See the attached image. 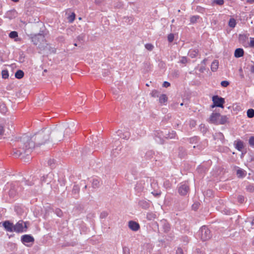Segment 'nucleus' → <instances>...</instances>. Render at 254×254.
Returning <instances> with one entry per match:
<instances>
[{
	"mask_svg": "<svg viewBox=\"0 0 254 254\" xmlns=\"http://www.w3.org/2000/svg\"><path fill=\"white\" fill-rule=\"evenodd\" d=\"M213 138L215 140L220 141L221 142L223 143L224 141V136L222 133L217 132L213 135Z\"/></svg>",
	"mask_w": 254,
	"mask_h": 254,
	"instance_id": "15",
	"label": "nucleus"
},
{
	"mask_svg": "<svg viewBox=\"0 0 254 254\" xmlns=\"http://www.w3.org/2000/svg\"><path fill=\"white\" fill-rule=\"evenodd\" d=\"M200 128H201V129H202V132H206V128L205 127L204 125H200Z\"/></svg>",
	"mask_w": 254,
	"mask_h": 254,
	"instance_id": "58",
	"label": "nucleus"
},
{
	"mask_svg": "<svg viewBox=\"0 0 254 254\" xmlns=\"http://www.w3.org/2000/svg\"><path fill=\"white\" fill-rule=\"evenodd\" d=\"M7 109L6 106L3 104H0V112L4 113L6 112Z\"/></svg>",
	"mask_w": 254,
	"mask_h": 254,
	"instance_id": "37",
	"label": "nucleus"
},
{
	"mask_svg": "<svg viewBox=\"0 0 254 254\" xmlns=\"http://www.w3.org/2000/svg\"><path fill=\"white\" fill-rule=\"evenodd\" d=\"M244 54V51L243 49L238 48V49H236V50L235 51L234 55H235V57L236 58H240V57H242V56H243Z\"/></svg>",
	"mask_w": 254,
	"mask_h": 254,
	"instance_id": "17",
	"label": "nucleus"
},
{
	"mask_svg": "<svg viewBox=\"0 0 254 254\" xmlns=\"http://www.w3.org/2000/svg\"><path fill=\"white\" fill-rule=\"evenodd\" d=\"M48 165L51 168L55 167V160L54 159H50L48 161Z\"/></svg>",
	"mask_w": 254,
	"mask_h": 254,
	"instance_id": "36",
	"label": "nucleus"
},
{
	"mask_svg": "<svg viewBox=\"0 0 254 254\" xmlns=\"http://www.w3.org/2000/svg\"><path fill=\"white\" fill-rule=\"evenodd\" d=\"M138 205L143 209H147L149 207V203L146 200H140Z\"/></svg>",
	"mask_w": 254,
	"mask_h": 254,
	"instance_id": "18",
	"label": "nucleus"
},
{
	"mask_svg": "<svg viewBox=\"0 0 254 254\" xmlns=\"http://www.w3.org/2000/svg\"><path fill=\"white\" fill-rule=\"evenodd\" d=\"M165 138H175L176 136V133L175 131L172 130L171 131H168L167 130V135H164Z\"/></svg>",
	"mask_w": 254,
	"mask_h": 254,
	"instance_id": "19",
	"label": "nucleus"
},
{
	"mask_svg": "<svg viewBox=\"0 0 254 254\" xmlns=\"http://www.w3.org/2000/svg\"><path fill=\"white\" fill-rule=\"evenodd\" d=\"M84 37H85V35L84 34H81V35H79L78 36H77L76 40L77 41H79V42L83 41L84 39Z\"/></svg>",
	"mask_w": 254,
	"mask_h": 254,
	"instance_id": "38",
	"label": "nucleus"
},
{
	"mask_svg": "<svg viewBox=\"0 0 254 254\" xmlns=\"http://www.w3.org/2000/svg\"><path fill=\"white\" fill-rule=\"evenodd\" d=\"M251 71L253 73H254V64L251 67Z\"/></svg>",
	"mask_w": 254,
	"mask_h": 254,
	"instance_id": "63",
	"label": "nucleus"
},
{
	"mask_svg": "<svg viewBox=\"0 0 254 254\" xmlns=\"http://www.w3.org/2000/svg\"><path fill=\"white\" fill-rule=\"evenodd\" d=\"M75 18V14L72 13L70 16H69V20L72 22L74 20Z\"/></svg>",
	"mask_w": 254,
	"mask_h": 254,
	"instance_id": "57",
	"label": "nucleus"
},
{
	"mask_svg": "<svg viewBox=\"0 0 254 254\" xmlns=\"http://www.w3.org/2000/svg\"><path fill=\"white\" fill-rule=\"evenodd\" d=\"M108 215V213L107 212H103L101 213L100 217L102 218H106Z\"/></svg>",
	"mask_w": 254,
	"mask_h": 254,
	"instance_id": "52",
	"label": "nucleus"
},
{
	"mask_svg": "<svg viewBox=\"0 0 254 254\" xmlns=\"http://www.w3.org/2000/svg\"><path fill=\"white\" fill-rule=\"evenodd\" d=\"M212 101L213 103V105L211 106L212 108L214 107L223 108V104L225 103V100L223 98L218 95H215L212 97Z\"/></svg>",
	"mask_w": 254,
	"mask_h": 254,
	"instance_id": "7",
	"label": "nucleus"
},
{
	"mask_svg": "<svg viewBox=\"0 0 254 254\" xmlns=\"http://www.w3.org/2000/svg\"><path fill=\"white\" fill-rule=\"evenodd\" d=\"M167 135V130L165 129L163 131L157 132V134H155V140L156 141L161 144L163 143L164 138H165L164 135Z\"/></svg>",
	"mask_w": 254,
	"mask_h": 254,
	"instance_id": "8",
	"label": "nucleus"
},
{
	"mask_svg": "<svg viewBox=\"0 0 254 254\" xmlns=\"http://www.w3.org/2000/svg\"><path fill=\"white\" fill-rule=\"evenodd\" d=\"M176 254H183V251L181 248H178Z\"/></svg>",
	"mask_w": 254,
	"mask_h": 254,
	"instance_id": "55",
	"label": "nucleus"
},
{
	"mask_svg": "<svg viewBox=\"0 0 254 254\" xmlns=\"http://www.w3.org/2000/svg\"><path fill=\"white\" fill-rule=\"evenodd\" d=\"M123 254H130L129 249L126 247H124L123 248Z\"/></svg>",
	"mask_w": 254,
	"mask_h": 254,
	"instance_id": "43",
	"label": "nucleus"
},
{
	"mask_svg": "<svg viewBox=\"0 0 254 254\" xmlns=\"http://www.w3.org/2000/svg\"><path fill=\"white\" fill-rule=\"evenodd\" d=\"M33 43L37 45L41 50H46L49 49L48 44L45 40V36L41 34L35 35L32 37Z\"/></svg>",
	"mask_w": 254,
	"mask_h": 254,
	"instance_id": "2",
	"label": "nucleus"
},
{
	"mask_svg": "<svg viewBox=\"0 0 254 254\" xmlns=\"http://www.w3.org/2000/svg\"><path fill=\"white\" fill-rule=\"evenodd\" d=\"M55 213L59 217L62 216L63 214V212L61 210L58 208L55 210Z\"/></svg>",
	"mask_w": 254,
	"mask_h": 254,
	"instance_id": "48",
	"label": "nucleus"
},
{
	"mask_svg": "<svg viewBox=\"0 0 254 254\" xmlns=\"http://www.w3.org/2000/svg\"><path fill=\"white\" fill-rule=\"evenodd\" d=\"M249 143L251 146H254V136H251L250 138Z\"/></svg>",
	"mask_w": 254,
	"mask_h": 254,
	"instance_id": "47",
	"label": "nucleus"
},
{
	"mask_svg": "<svg viewBox=\"0 0 254 254\" xmlns=\"http://www.w3.org/2000/svg\"><path fill=\"white\" fill-rule=\"evenodd\" d=\"M21 241L23 244L31 243L34 241V239L30 235H24L21 237Z\"/></svg>",
	"mask_w": 254,
	"mask_h": 254,
	"instance_id": "14",
	"label": "nucleus"
},
{
	"mask_svg": "<svg viewBox=\"0 0 254 254\" xmlns=\"http://www.w3.org/2000/svg\"><path fill=\"white\" fill-rule=\"evenodd\" d=\"M51 175L49 174L46 176H43L41 179V182L42 183H47V184H49L50 182V180H47L48 178L51 176Z\"/></svg>",
	"mask_w": 254,
	"mask_h": 254,
	"instance_id": "30",
	"label": "nucleus"
},
{
	"mask_svg": "<svg viewBox=\"0 0 254 254\" xmlns=\"http://www.w3.org/2000/svg\"><path fill=\"white\" fill-rule=\"evenodd\" d=\"M237 175L238 177H244L245 176V172L242 169H238L237 171Z\"/></svg>",
	"mask_w": 254,
	"mask_h": 254,
	"instance_id": "32",
	"label": "nucleus"
},
{
	"mask_svg": "<svg viewBox=\"0 0 254 254\" xmlns=\"http://www.w3.org/2000/svg\"><path fill=\"white\" fill-rule=\"evenodd\" d=\"M152 193L154 195H155V196H159V195L161 194V191H158V192H156H156H155V191H153V192H152Z\"/></svg>",
	"mask_w": 254,
	"mask_h": 254,
	"instance_id": "59",
	"label": "nucleus"
},
{
	"mask_svg": "<svg viewBox=\"0 0 254 254\" xmlns=\"http://www.w3.org/2000/svg\"><path fill=\"white\" fill-rule=\"evenodd\" d=\"M64 127L59 126L51 130V141L54 142H58L63 140L64 135Z\"/></svg>",
	"mask_w": 254,
	"mask_h": 254,
	"instance_id": "3",
	"label": "nucleus"
},
{
	"mask_svg": "<svg viewBox=\"0 0 254 254\" xmlns=\"http://www.w3.org/2000/svg\"><path fill=\"white\" fill-rule=\"evenodd\" d=\"M247 116L250 118H252L254 117V110L253 109H250L247 111Z\"/></svg>",
	"mask_w": 254,
	"mask_h": 254,
	"instance_id": "29",
	"label": "nucleus"
},
{
	"mask_svg": "<svg viewBox=\"0 0 254 254\" xmlns=\"http://www.w3.org/2000/svg\"><path fill=\"white\" fill-rule=\"evenodd\" d=\"M198 51L197 50H190L188 53V55L191 58L196 57L198 54Z\"/></svg>",
	"mask_w": 254,
	"mask_h": 254,
	"instance_id": "23",
	"label": "nucleus"
},
{
	"mask_svg": "<svg viewBox=\"0 0 254 254\" xmlns=\"http://www.w3.org/2000/svg\"><path fill=\"white\" fill-rule=\"evenodd\" d=\"M129 136H130V134H129V132H125L123 133V134L122 136V138L123 139H127L128 138H129Z\"/></svg>",
	"mask_w": 254,
	"mask_h": 254,
	"instance_id": "40",
	"label": "nucleus"
},
{
	"mask_svg": "<svg viewBox=\"0 0 254 254\" xmlns=\"http://www.w3.org/2000/svg\"><path fill=\"white\" fill-rule=\"evenodd\" d=\"M24 72L21 70H18L15 73V76L17 79H21L24 76Z\"/></svg>",
	"mask_w": 254,
	"mask_h": 254,
	"instance_id": "26",
	"label": "nucleus"
},
{
	"mask_svg": "<svg viewBox=\"0 0 254 254\" xmlns=\"http://www.w3.org/2000/svg\"><path fill=\"white\" fill-rule=\"evenodd\" d=\"M28 182H29V181H26L24 182V183L25 184L29 185V186H31L34 184V183H32V182H30L29 184H28Z\"/></svg>",
	"mask_w": 254,
	"mask_h": 254,
	"instance_id": "62",
	"label": "nucleus"
},
{
	"mask_svg": "<svg viewBox=\"0 0 254 254\" xmlns=\"http://www.w3.org/2000/svg\"><path fill=\"white\" fill-rule=\"evenodd\" d=\"M51 129L45 128L30 137L26 134L12 139L11 154L15 158L24 157L30 154L35 146L45 144L49 139Z\"/></svg>",
	"mask_w": 254,
	"mask_h": 254,
	"instance_id": "1",
	"label": "nucleus"
},
{
	"mask_svg": "<svg viewBox=\"0 0 254 254\" xmlns=\"http://www.w3.org/2000/svg\"><path fill=\"white\" fill-rule=\"evenodd\" d=\"M221 85L223 87H227L229 85V82L228 81H226V80L222 81L221 82Z\"/></svg>",
	"mask_w": 254,
	"mask_h": 254,
	"instance_id": "45",
	"label": "nucleus"
},
{
	"mask_svg": "<svg viewBox=\"0 0 254 254\" xmlns=\"http://www.w3.org/2000/svg\"><path fill=\"white\" fill-rule=\"evenodd\" d=\"M9 37L11 39L18 37V33L16 31H12L9 34Z\"/></svg>",
	"mask_w": 254,
	"mask_h": 254,
	"instance_id": "33",
	"label": "nucleus"
},
{
	"mask_svg": "<svg viewBox=\"0 0 254 254\" xmlns=\"http://www.w3.org/2000/svg\"><path fill=\"white\" fill-rule=\"evenodd\" d=\"M196 10L199 13H203L205 11V9L201 6H197L196 7Z\"/></svg>",
	"mask_w": 254,
	"mask_h": 254,
	"instance_id": "42",
	"label": "nucleus"
},
{
	"mask_svg": "<svg viewBox=\"0 0 254 254\" xmlns=\"http://www.w3.org/2000/svg\"><path fill=\"white\" fill-rule=\"evenodd\" d=\"M236 25V22L234 18H231L229 21V26L231 28H234Z\"/></svg>",
	"mask_w": 254,
	"mask_h": 254,
	"instance_id": "31",
	"label": "nucleus"
},
{
	"mask_svg": "<svg viewBox=\"0 0 254 254\" xmlns=\"http://www.w3.org/2000/svg\"><path fill=\"white\" fill-rule=\"evenodd\" d=\"M199 18V16L198 15H194L190 17V21L191 23H195L197 20Z\"/></svg>",
	"mask_w": 254,
	"mask_h": 254,
	"instance_id": "34",
	"label": "nucleus"
},
{
	"mask_svg": "<svg viewBox=\"0 0 254 254\" xmlns=\"http://www.w3.org/2000/svg\"><path fill=\"white\" fill-rule=\"evenodd\" d=\"M195 122L194 121H191L190 122V126L191 127H194L195 126Z\"/></svg>",
	"mask_w": 254,
	"mask_h": 254,
	"instance_id": "60",
	"label": "nucleus"
},
{
	"mask_svg": "<svg viewBox=\"0 0 254 254\" xmlns=\"http://www.w3.org/2000/svg\"><path fill=\"white\" fill-rule=\"evenodd\" d=\"M159 97V101L161 104H164L167 101L168 98L165 94H161Z\"/></svg>",
	"mask_w": 254,
	"mask_h": 254,
	"instance_id": "24",
	"label": "nucleus"
},
{
	"mask_svg": "<svg viewBox=\"0 0 254 254\" xmlns=\"http://www.w3.org/2000/svg\"><path fill=\"white\" fill-rule=\"evenodd\" d=\"M79 190V187L78 185H75L73 186V189L72 190V194L73 195V197L74 198H78Z\"/></svg>",
	"mask_w": 254,
	"mask_h": 254,
	"instance_id": "16",
	"label": "nucleus"
},
{
	"mask_svg": "<svg viewBox=\"0 0 254 254\" xmlns=\"http://www.w3.org/2000/svg\"><path fill=\"white\" fill-rule=\"evenodd\" d=\"M250 46L251 47H254V38H250Z\"/></svg>",
	"mask_w": 254,
	"mask_h": 254,
	"instance_id": "53",
	"label": "nucleus"
},
{
	"mask_svg": "<svg viewBox=\"0 0 254 254\" xmlns=\"http://www.w3.org/2000/svg\"><path fill=\"white\" fill-rule=\"evenodd\" d=\"M145 48L149 51H152L153 49V46L151 44H146L145 45Z\"/></svg>",
	"mask_w": 254,
	"mask_h": 254,
	"instance_id": "44",
	"label": "nucleus"
},
{
	"mask_svg": "<svg viewBox=\"0 0 254 254\" xmlns=\"http://www.w3.org/2000/svg\"><path fill=\"white\" fill-rule=\"evenodd\" d=\"M220 118V114L217 113H213L209 118V122L211 123L218 125V120Z\"/></svg>",
	"mask_w": 254,
	"mask_h": 254,
	"instance_id": "10",
	"label": "nucleus"
},
{
	"mask_svg": "<svg viewBox=\"0 0 254 254\" xmlns=\"http://www.w3.org/2000/svg\"><path fill=\"white\" fill-rule=\"evenodd\" d=\"M2 77L4 79L8 78L9 74L7 70H3L1 72Z\"/></svg>",
	"mask_w": 254,
	"mask_h": 254,
	"instance_id": "35",
	"label": "nucleus"
},
{
	"mask_svg": "<svg viewBox=\"0 0 254 254\" xmlns=\"http://www.w3.org/2000/svg\"><path fill=\"white\" fill-rule=\"evenodd\" d=\"M92 185L94 188H99L100 185V181L98 179H93Z\"/></svg>",
	"mask_w": 254,
	"mask_h": 254,
	"instance_id": "27",
	"label": "nucleus"
},
{
	"mask_svg": "<svg viewBox=\"0 0 254 254\" xmlns=\"http://www.w3.org/2000/svg\"><path fill=\"white\" fill-rule=\"evenodd\" d=\"M178 192L181 195H186L190 190L189 185L186 182L180 183L178 187Z\"/></svg>",
	"mask_w": 254,
	"mask_h": 254,
	"instance_id": "6",
	"label": "nucleus"
},
{
	"mask_svg": "<svg viewBox=\"0 0 254 254\" xmlns=\"http://www.w3.org/2000/svg\"><path fill=\"white\" fill-rule=\"evenodd\" d=\"M234 144L235 148L239 151H241L244 147L243 142L241 140L236 141Z\"/></svg>",
	"mask_w": 254,
	"mask_h": 254,
	"instance_id": "20",
	"label": "nucleus"
},
{
	"mask_svg": "<svg viewBox=\"0 0 254 254\" xmlns=\"http://www.w3.org/2000/svg\"><path fill=\"white\" fill-rule=\"evenodd\" d=\"M219 63L217 60H214L211 64V69L212 71H215L217 70L218 67Z\"/></svg>",
	"mask_w": 254,
	"mask_h": 254,
	"instance_id": "21",
	"label": "nucleus"
},
{
	"mask_svg": "<svg viewBox=\"0 0 254 254\" xmlns=\"http://www.w3.org/2000/svg\"><path fill=\"white\" fill-rule=\"evenodd\" d=\"M151 95L153 97H159V92L156 90H154L152 91Z\"/></svg>",
	"mask_w": 254,
	"mask_h": 254,
	"instance_id": "39",
	"label": "nucleus"
},
{
	"mask_svg": "<svg viewBox=\"0 0 254 254\" xmlns=\"http://www.w3.org/2000/svg\"><path fill=\"white\" fill-rule=\"evenodd\" d=\"M2 226L5 231L9 232H13L14 224L9 221L6 220L3 222Z\"/></svg>",
	"mask_w": 254,
	"mask_h": 254,
	"instance_id": "9",
	"label": "nucleus"
},
{
	"mask_svg": "<svg viewBox=\"0 0 254 254\" xmlns=\"http://www.w3.org/2000/svg\"><path fill=\"white\" fill-rule=\"evenodd\" d=\"M117 135L120 136L121 138H122V136L123 134V132L122 131V130H118L117 132H116Z\"/></svg>",
	"mask_w": 254,
	"mask_h": 254,
	"instance_id": "56",
	"label": "nucleus"
},
{
	"mask_svg": "<svg viewBox=\"0 0 254 254\" xmlns=\"http://www.w3.org/2000/svg\"><path fill=\"white\" fill-rule=\"evenodd\" d=\"M197 140V138L196 137H193L190 139V141H194Z\"/></svg>",
	"mask_w": 254,
	"mask_h": 254,
	"instance_id": "64",
	"label": "nucleus"
},
{
	"mask_svg": "<svg viewBox=\"0 0 254 254\" xmlns=\"http://www.w3.org/2000/svg\"><path fill=\"white\" fill-rule=\"evenodd\" d=\"M15 193H16V192L13 190L11 189L9 190V195L10 196H14V195L15 194Z\"/></svg>",
	"mask_w": 254,
	"mask_h": 254,
	"instance_id": "51",
	"label": "nucleus"
},
{
	"mask_svg": "<svg viewBox=\"0 0 254 254\" xmlns=\"http://www.w3.org/2000/svg\"><path fill=\"white\" fill-rule=\"evenodd\" d=\"M27 223L23 220H19L14 225L13 232L21 233L26 232L27 229Z\"/></svg>",
	"mask_w": 254,
	"mask_h": 254,
	"instance_id": "4",
	"label": "nucleus"
},
{
	"mask_svg": "<svg viewBox=\"0 0 254 254\" xmlns=\"http://www.w3.org/2000/svg\"><path fill=\"white\" fill-rule=\"evenodd\" d=\"M238 200L239 202L243 203L245 200V198L243 196L239 195L238 197Z\"/></svg>",
	"mask_w": 254,
	"mask_h": 254,
	"instance_id": "50",
	"label": "nucleus"
},
{
	"mask_svg": "<svg viewBox=\"0 0 254 254\" xmlns=\"http://www.w3.org/2000/svg\"><path fill=\"white\" fill-rule=\"evenodd\" d=\"M156 217V215L152 212H148L146 215V218L148 220H152Z\"/></svg>",
	"mask_w": 254,
	"mask_h": 254,
	"instance_id": "28",
	"label": "nucleus"
},
{
	"mask_svg": "<svg viewBox=\"0 0 254 254\" xmlns=\"http://www.w3.org/2000/svg\"><path fill=\"white\" fill-rule=\"evenodd\" d=\"M170 86V83L167 81H164L163 84V86L164 87H168Z\"/></svg>",
	"mask_w": 254,
	"mask_h": 254,
	"instance_id": "54",
	"label": "nucleus"
},
{
	"mask_svg": "<svg viewBox=\"0 0 254 254\" xmlns=\"http://www.w3.org/2000/svg\"><path fill=\"white\" fill-rule=\"evenodd\" d=\"M188 62L187 58L186 57H182L180 60V63L183 64H185Z\"/></svg>",
	"mask_w": 254,
	"mask_h": 254,
	"instance_id": "49",
	"label": "nucleus"
},
{
	"mask_svg": "<svg viewBox=\"0 0 254 254\" xmlns=\"http://www.w3.org/2000/svg\"><path fill=\"white\" fill-rule=\"evenodd\" d=\"M227 118L225 116H221L218 120V125H223L227 121Z\"/></svg>",
	"mask_w": 254,
	"mask_h": 254,
	"instance_id": "25",
	"label": "nucleus"
},
{
	"mask_svg": "<svg viewBox=\"0 0 254 254\" xmlns=\"http://www.w3.org/2000/svg\"><path fill=\"white\" fill-rule=\"evenodd\" d=\"M199 233L202 241L207 240L211 238L210 231L205 226L201 227Z\"/></svg>",
	"mask_w": 254,
	"mask_h": 254,
	"instance_id": "5",
	"label": "nucleus"
},
{
	"mask_svg": "<svg viewBox=\"0 0 254 254\" xmlns=\"http://www.w3.org/2000/svg\"><path fill=\"white\" fill-rule=\"evenodd\" d=\"M4 132V128L2 126H0V135L3 134Z\"/></svg>",
	"mask_w": 254,
	"mask_h": 254,
	"instance_id": "61",
	"label": "nucleus"
},
{
	"mask_svg": "<svg viewBox=\"0 0 254 254\" xmlns=\"http://www.w3.org/2000/svg\"><path fill=\"white\" fill-rule=\"evenodd\" d=\"M214 2L219 5H222L224 4V0H214Z\"/></svg>",
	"mask_w": 254,
	"mask_h": 254,
	"instance_id": "46",
	"label": "nucleus"
},
{
	"mask_svg": "<svg viewBox=\"0 0 254 254\" xmlns=\"http://www.w3.org/2000/svg\"><path fill=\"white\" fill-rule=\"evenodd\" d=\"M174 39V35L172 33H171L168 36V40L170 43H171L173 41Z\"/></svg>",
	"mask_w": 254,
	"mask_h": 254,
	"instance_id": "41",
	"label": "nucleus"
},
{
	"mask_svg": "<svg viewBox=\"0 0 254 254\" xmlns=\"http://www.w3.org/2000/svg\"><path fill=\"white\" fill-rule=\"evenodd\" d=\"M145 187V180H141L136 183L134 189L137 192H140L143 191Z\"/></svg>",
	"mask_w": 254,
	"mask_h": 254,
	"instance_id": "11",
	"label": "nucleus"
},
{
	"mask_svg": "<svg viewBox=\"0 0 254 254\" xmlns=\"http://www.w3.org/2000/svg\"><path fill=\"white\" fill-rule=\"evenodd\" d=\"M160 225L163 229V231L165 233L168 232L170 230V226L169 223L164 219L160 221Z\"/></svg>",
	"mask_w": 254,
	"mask_h": 254,
	"instance_id": "12",
	"label": "nucleus"
},
{
	"mask_svg": "<svg viewBox=\"0 0 254 254\" xmlns=\"http://www.w3.org/2000/svg\"><path fill=\"white\" fill-rule=\"evenodd\" d=\"M128 227L133 231H137L140 228L139 224L133 221H130L128 222Z\"/></svg>",
	"mask_w": 254,
	"mask_h": 254,
	"instance_id": "13",
	"label": "nucleus"
},
{
	"mask_svg": "<svg viewBox=\"0 0 254 254\" xmlns=\"http://www.w3.org/2000/svg\"><path fill=\"white\" fill-rule=\"evenodd\" d=\"M154 154L155 153L153 151L148 150L146 152L145 157L147 159H151L153 157Z\"/></svg>",
	"mask_w": 254,
	"mask_h": 254,
	"instance_id": "22",
	"label": "nucleus"
}]
</instances>
